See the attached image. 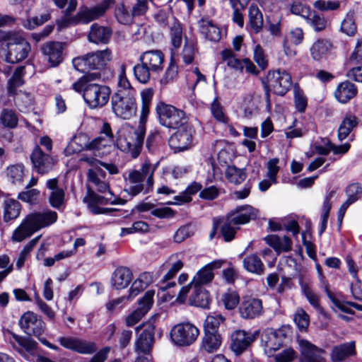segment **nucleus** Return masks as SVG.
I'll use <instances>...</instances> for the list:
<instances>
[{"instance_id":"obj_1","label":"nucleus","mask_w":362,"mask_h":362,"mask_svg":"<svg viewBox=\"0 0 362 362\" xmlns=\"http://www.w3.org/2000/svg\"><path fill=\"white\" fill-rule=\"evenodd\" d=\"M153 95V91L151 88L145 89L141 93V107L138 128L136 130L122 131L117 139L118 148L129 153L132 158H136L142 148Z\"/></svg>"},{"instance_id":"obj_2","label":"nucleus","mask_w":362,"mask_h":362,"mask_svg":"<svg viewBox=\"0 0 362 362\" xmlns=\"http://www.w3.org/2000/svg\"><path fill=\"white\" fill-rule=\"evenodd\" d=\"M57 218V213L49 209L41 212L31 213L23 219L20 226L13 231L12 238L14 240L21 242L41 228L54 223Z\"/></svg>"},{"instance_id":"obj_3","label":"nucleus","mask_w":362,"mask_h":362,"mask_svg":"<svg viewBox=\"0 0 362 362\" xmlns=\"http://www.w3.org/2000/svg\"><path fill=\"white\" fill-rule=\"evenodd\" d=\"M140 63L133 67L135 78L142 84H146L152 75L160 74L164 67L163 53L158 49L148 50L139 57Z\"/></svg>"},{"instance_id":"obj_4","label":"nucleus","mask_w":362,"mask_h":362,"mask_svg":"<svg viewBox=\"0 0 362 362\" xmlns=\"http://www.w3.org/2000/svg\"><path fill=\"white\" fill-rule=\"evenodd\" d=\"M2 49L5 50V61L16 64L26 59L31 50L30 43L23 37L11 32L1 35Z\"/></svg>"},{"instance_id":"obj_5","label":"nucleus","mask_w":362,"mask_h":362,"mask_svg":"<svg viewBox=\"0 0 362 362\" xmlns=\"http://www.w3.org/2000/svg\"><path fill=\"white\" fill-rule=\"evenodd\" d=\"M112 59L110 49L93 52L73 59L72 64L79 72L90 74L92 70L100 72Z\"/></svg>"},{"instance_id":"obj_6","label":"nucleus","mask_w":362,"mask_h":362,"mask_svg":"<svg viewBox=\"0 0 362 362\" xmlns=\"http://www.w3.org/2000/svg\"><path fill=\"white\" fill-rule=\"evenodd\" d=\"M156 112L160 124L168 129H177L188 124V117L183 110L164 102L157 103Z\"/></svg>"},{"instance_id":"obj_7","label":"nucleus","mask_w":362,"mask_h":362,"mask_svg":"<svg viewBox=\"0 0 362 362\" xmlns=\"http://www.w3.org/2000/svg\"><path fill=\"white\" fill-rule=\"evenodd\" d=\"M136 94L131 93H114L111 98L112 110L116 117L130 119L136 115Z\"/></svg>"},{"instance_id":"obj_8","label":"nucleus","mask_w":362,"mask_h":362,"mask_svg":"<svg viewBox=\"0 0 362 362\" xmlns=\"http://www.w3.org/2000/svg\"><path fill=\"white\" fill-rule=\"evenodd\" d=\"M156 327L152 323H144L135 329L136 338L134 351L139 355H150L155 343Z\"/></svg>"},{"instance_id":"obj_9","label":"nucleus","mask_w":362,"mask_h":362,"mask_svg":"<svg viewBox=\"0 0 362 362\" xmlns=\"http://www.w3.org/2000/svg\"><path fill=\"white\" fill-rule=\"evenodd\" d=\"M110 94L111 89L108 86L90 81L86 84L83 99L89 108L96 109L107 103Z\"/></svg>"},{"instance_id":"obj_10","label":"nucleus","mask_w":362,"mask_h":362,"mask_svg":"<svg viewBox=\"0 0 362 362\" xmlns=\"http://www.w3.org/2000/svg\"><path fill=\"white\" fill-rule=\"evenodd\" d=\"M170 339L178 346H188L195 342L199 335V329L192 323L185 322L173 327Z\"/></svg>"},{"instance_id":"obj_11","label":"nucleus","mask_w":362,"mask_h":362,"mask_svg":"<svg viewBox=\"0 0 362 362\" xmlns=\"http://www.w3.org/2000/svg\"><path fill=\"white\" fill-rule=\"evenodd\" d=\"M180 128L171 135L168 140L169 146L175 153L188 150L192 146L194 134L193 127L187 124Z\"/></svg>"},{"instance_id":"obj_12","label":"nucleus","mask_w":362,"mask_h":362,"mask_svg":"<svg viewBox=\"0 0 362 362\" xmlns=\"http://www.w3.org/2000/svg\"><path fill=\"white\" fill-rule=\"evenodd\" d=\"M267 81L274 93L279 95H284L292 86L291 75L286 71L279 69L269 71Z\"/></svg>"},{"instance_id":"obj_13","label":"nucleus","mask_w":362,"mask_h":362,"mask_svg":"<svg viewBox=\"0 0 362 362\" xmlns=\"http://www.w3.org/2000/svg\"><path fill=\"white\" fill-rule=\"evenodd\" d=\"M259 331L255 332L237 329L230 335V349L235 355H240L245 351L256 340Z\"/></svg>"},{"instance_id":"obj_14","label":"nucleus","mask_w":362,"mask_h":362,"mask_svg":"<svg viewBox=\"0 0 362 362\" xmlns=\"http://www.w3.org/2000/svg\"><path fill=\"white\" fill-rule=\"evenodd\" d=\"M13 338L16 344H13V347L27 361L35 362L37 357V343L30 336L21 337L13 334Z\"/></svg>"},{"instance_id":"obj_15","label":"nucleus","mask_w":362,"mask_h":362,"mask_svg":"<svg viewBox=\"0 0 362 362\" xmlns=\"http://www.w3.org/2000/svg\"><path fill=\"white\" fill-rule=\"evenodd\" d=\"M21 328L29 336L39 337L43 334L45 330V323L37 315L31 311L25 313L19 320Z\"/></svg>"},{"instance_id":"obj_16","label":"nucleus","mask_w":362,"mask_h":362,"mask_svg":"<svg viewBox=\"0 0 362 362\" xmlns=\"http://www.w3.org/2000/svg\"><path fill=\"white\" fill-rule=\"evenodd\" d=\"M64 46V43L54 41H49L42 45L40 51L43 58L51 67H56L63 62Z\"/></svg>"},{"instance_id":"obj_17","label":"nucleus","mask_w":362,"mask_h":362,"mask_svg":"<svg viewBox=\"0 0 362 362\" xmlns=\"http://www.w3.org/2000/svg\"><path fill=\"white\" fill-rule=\"evenodd\" d=\"M238 310L240 317L244 319L252 320L259 317L264 313L262 301L257 298L243 297Z\"/></svg>"},{"instance_id":"obj_18","label":"nucleus","mask_w":362,"mask_h":362,"mask_svg":"<svg viewBox=\"0 0 362 362\" xmlns=\"http://www.w3.org/2000/svg\"><path fill=\"white\" fill-rule=\"evenodd\" d=\"M58 341L65 349L76 351L81 354H92L97 350L95 342L88 341L76 337H60Z\"/></svg>"},{"instance_id":"obj_19","label":"nucleus","mask_w":362,"mask_h":362,"mask_svg":"<svg viewBox=\"0 0 362 362\" xmlns=\"http://www.w3.org/2000/svg\"><path fill=\"white\" fill-rule=\"evenodd\" d=\"M153 290L147 291L144 296L139 300L138 308L126 318V325L134 326L148 312L153 303Z\"/></svg>"},{"instance_id":"obj_20","label":"nucleus","mask_w":362,"mask_h":362,"mask_svg":"<svg viewBox=\"0 0 362 362\" xmlns=\"http://www.w3.org/2000/svg\"><path fill=\"white\" fill-rule=\"evenodd\" d=\"M114 0H104L100 4L91 8H81L77 13V19L79 23H88L103 16Z\"/></svg>"},{"instance_id":"obj_21","label":"nucleus","mask_w":362,"mask_h":362,"mask_svg":"<svg viewBox=\"0 0 362 362\" xmlns=\"http://www.w3.org/2000/svg\"><path fill=\"white\" fill-rule=\"evenodd\" d=\"M300 351V362H326L325 351L310 341L301 339L298 342Z\"/></svg>"},{"instance_id":"obj_22","label":"nucleus","mask_w":362,"mask_h":362,"mask_svg":"<svg viewBox=\"0 0 362 362\" xmlns=\"http://www.w3.org/2000/svg\"><path fill=\"white\" fill-rule=\"evenodd\" d=\"M258 210L253 208L250 205H243L237 206L234 210L229 212L226 217L228 220L233 223L234 226L245 224L251 220H254L257 217Z\"/></svg>"},{"instance_id":"obj_23","label":"nucleus","mask_w":362,"mask_h":362,"mask_svg":"<svg viewBox=\"0 0 362 362\" xmlns=\"http://www.w3.org/2000/svg\"><path fill=\"white\" fill-rule=\"evenodd\" d=\"M126 201L121 198H115L112 199L111 197H105L96 194L93 189L88 187V197L87 198V204L89 210L93 214H100L103 211L102 207L98 205L120 204L123 205Z\"/></svg>"},{"instance_id":"obj_24","label":"nucleus","mask_w":362,"mask_h":362,"mask_svg":"<svg viewBox=\"0 0 362 362\" xmlns=\"http://www.w3.org/2000/svg\"><path fill=\"white\" fill-rule=\"evenodd\" d=\"M30 159L35 170L40 174L49 172L54 166V159L42 151L39 146H35L30 156Z\"/></svg>"},{"instance_id":"obj_25","label":"nucleus","mask_w":362,"mask_h":362,"mask_svg":"<svg viewBox=\"0 0 362 362\" xmlns=\"http://www.w3.org/2000/svg\"><path fill=\"white\" fill-rule=\"evenodd\" d=\"M46 187L51 190L48 200L50 206L57 210L65 208V191L58 185L57 178L49 179L46 182Z\"/></svg>"},{"instance_id":"obj_26","label":"nucleus","mask_w":362,"mask_h":362,"mask_svg":"<svg viewBox=\"0 0 362 362\" xmlns=\"http://www.w3.org/2000/svg\"><path fill=\"white\" fill-rule=\"evenodd\" d=\"M198 28L200 34L204 39L218 42L221 39V30L219 26L209 18H202L198 21Z\"/></svg>"},{"instance_id":"obj_27","label":"nucleus","mask_w":362,"mask_h":362,"mask_svg":"<svg viewBox=\"0 0 362 362\" xmlns=\"http://www.w3.org/2000/svg\"><path fill=\"white\" fill-rule=\"evenodd\" d=\"M105 177V172L100 168H91L88 170L87 178L88 182L100 193H104L108 191L111 196H113L112 192L110 189L108 182L104 180Z\"/></svg>"},{"instance_id":"obj_28","label":"nucleus","mask_w":362,"mask_h":362,"mask_svg":"<svg viewBox=\"0 0 362 362\" xmlns=\"http://www.w3.org/2000/svg\"><path fill=\"white\" fill-rule=\"evenodd\" d=\"M133 279V274L129 268L127 267H118L112 273L110 283L116 290H121L127 288Z\"/></svg>"},{"instance_id":"obj_29","label":"nucleus","mask_w":362,"mask_h":362,"mask_svg":"<svg viewBox=\"0 0 362 362\" xmlns=\"http://www.w3.org/2000/svg\"><path fill=\"white\" fill-rule=\"evenodd\" d=\"M221 265L222 262L221 261H214L209 263L197 272L192 280V283L194 284V286H202L211 282L214 276L213 270L221 268Z\"/></svg>"},{"instance_id":"obj_30","label":"nucleus","mask_w":362,"mask_h":362,"mask_svg":"<svg viewBox=\"0 0 362 362\" xmlns=\"http://www.w3.org/2000/svg\"><path fill=\"white\" fill-rule=\"evenodd\" d=\"M355 354V342L351 341L333 346L330 353V359L332 362H342Z\"/></svg>"},{"instance_id":"obj_31","label":"nucleus","mask_w":362,"mask_h":362,"mask_svg":"<svg viewBox=\"0 0 362 362\" xmlns=\"http://www.w3.org/2000/svg\"><path fill=\"white\" fill-rule=\"evenodd\" d=\"M112 34V30L109 27H104L94 23L90 26L88 39L95 44H107Z\"/></svg>"},{"instance_id":"obj_32","label":"nucleus","mask_w":362,"mask_h":362,"mask_svg":"<svg viewBox=\"0 0 362 362\" xmlns=\"http://www.w3.org/2000/svg\"><path fill=\"white\" fill-rule=\"evenodd\" d=\"M358 89L356 85L349 81L340 83L334 92L336 99L341 103L345 104L356 97Z\"/></svg>"},{"instance_id":"obj_33","label":"nucleus","mask_w":362,"mask_h":362,"mask_svg":"<svg viewBox=\"0 0 362 362\" xmlns=\"http://www.w3.org/2000/svg\"><path fill=\"white\" fill-rule=\"evenodd\" d=\"M332 42L327 39L320 38L315 41L310 48V54L315 61L325 58L332 49Z\"/></svg>"},{"instance_id":"obj_34","label":"nucleus","mask_w":362,"mask_h":362,"mask_svg":"<svg viewBox=\"0 0 362 362\" xmlns=\"http://www.w3.org/2000/svg\"><path fill=\"white\" fill-rule=\"evenodd\" d=\"M89 138L87 134L80 133L75 135L64 148L66 156L79 153L83 150H88Z\"/></svg>"},{"instance_id":"obj_35","label":"nucleus","mask_w":362,"mask_h":362,"mask_svg":"<svg viewBox=\"0 0 362 362\" xmlns=\"http://www.w3.org/2000/svg\"><path fill=\"white\" fill-rule=\"evenodd\" d=\"M3 218L6 223L16 219L21 211V204L13 199H7L3 204Z\"/></svg>"},{"instance_id":"obj_36","label":"nucleus","mask_w":362,"mask_h":362,"mask_svg":"<svg viewBox=\"0 0 362 362\" xmlns=\"http://www.w3.org/2000/svg\"><path fill=\"white\" fill-rule=\"evenodd\" d=\"M358 123L359 119L356 116L351 113L346 114L338 129L339 139L340 141L345 139Z\"/></svg>"},{"instance_id":"obj_37","label":"nucleus","mask_w":362,"mask_h":362,"mask_svg":"<svg viewBox=\"0 0 362 362\" xmlns=\"http://www.w3.org/2000/svg\"><path fill=\"white\" fill-rule=\"evenodd\" d=\"M211 298L209 292L203 286H194L189 296V303L197 307L209 308Z\"/></svg>"},{"instance_id":"obj_38","label":"nucleus","mask_w":362,"mask_h":362,"mask_svg":"<svg viewBox=\"0 0 362 362\" xmlns=\"http://www.w3.org/2000/svg\"><path fill=\"white\" fill-rule=\"evenodd\" d=\"M221 344V337L218 332L204 331L202 340V349L208 353H213L218 349Z\"/></svg>"},{"instance_id":"obj_39","label":"nucleus","mask_w":362,"mask_h":362,"mask_svg":"<svg viewBox=\"0 0 362 362\" xmlns=\"http://www.w3.org/2000/svg\"><path fill=\"white\" fill-rule=\"evenodd\" d=\"M265 240L277 252H288L291 250L292 240L288 236L284 235L281 238L277 235H271L267 236Z\"/></svg>"},{"instance_id":"obj_40","label":"nucleus","mask_w":362,"mask_h":362,"mask_svg":"<svg viewBox=\"0 0 362 362\" xmlns=\"http://www.w3.org/2000/svg\"><path fill=\"white\" fill-rule=\"evenodd\" d=\"M262 342L264 345V351L271 356L273 353L280 349L283 345V340L276 332H269L262 338Z\"/></svg>"},{"instance_id":"obj_41","label":"nucleus","mask_w":362,"mask_h":362,"mask_svg":"<svg viewBox=\"0 0 362 362\" xmlns=\"http://www.w3.org/2000/svg\"><path fill=\"white\" fill-rule=\"evenodd\" d=\"M129 180L132 185L128 187H126L124 190L132 197L136 196L144 189V185L143 184L144 178L139 174V170H132L129 173Z\"/></svg>"},{"instance_id":"obj_42","label":"nucleus","mask_w":362,"mask_h":362,"mask_svg":"<svg viewBox=\"0 0 362 362\" xmlns=\"http://www.w3.org/2000/svg\"><path fill=\"white\" fill-rule=\"evenodd\" d=\"M249 25L251 29L255 33L260 32L263 27V16L256 5H251L248 9Z\"/></svg>"},{"instance_id":"obj_43","label":"nucleus","mask_w":362,"mask_h":362,"mask_svg":"<svg viewBox=\"0 0 362 362\" xmlns=\"http://www.w3.org/2000/svg\"><path fill=\"white\" fill-rule=\"evenodd\" d=\"M169 29L171 44L175 49H177L181 46L182 42L183 28L182 24L177 18L173 17Z\"/></svg>"},{"instance_id":"obj_44","label":"nucleus","mask_w":362,"mask_h":362,"mask_svg":"<svg viewBox=\"0 0 362 362\" xmlns=\"http://www.w3.org/2000/svg\"><path fill=\"white\" fill-rule=\"evenodd\" d=\"M227 180L236 185H240L247 177V172L245 168H238L235 165H228L225 172Z\"/></svg>"},{"instance_id":"obj_45","label":"nucleus","mask_w":362,"mask_h":362,"mask_svg":"<svg viewBox=\"0 0 362 362\" xmlns=\"http://www.w3.org/2000/svg\"><path fill=\"white\" fill-rule=\"evenodd\" d=\"M25 74V66H18L11 78L8 81V91L10 94H16L17 88L21 86L24 83L23 77Z\"/></svg>"},{"instance_id":"obj_46","label":"nucleus","mask_w":362,"mask_h":362,"mask_svg":"<svg viewBox=\"0 0 362 362\" xmlns=\"http://www.w3.org/2000/svg\"><path fill=\"white\" fill-rule=\"evenodd\" d=\"M8 179L16 185L23 184L25 176L24 166L22 164H16L8 166L6 170Z\"/></svg>"},{"instance_id":"obj_47","label":"nucleus","mask_w":362,"mask_h":362,"mask_svg":"<svg viewBox=\"0 0 362 362\" xmlns=\"http://www.w3.org/2000/svg\"><path fill=\"white\" fill-rule=\"evenodd\" d=\"M243 266L247 271L257 274H260L264 270L261 259L255 254L245 257L243 259Z\"/></svg>"},{"instance_id":"obj_48","label":"nucleus","mask_w":362,"mask_h":362,"mask_svg":"<svg viewBox=\"0 0 362 362\" xmlns=\"http://www.w3.org/2000/svg\"><path fill=\"white\" fill-rule=\"evenodd\" d=\"M182 267L183 262L180 259H176L175 262L172 263L171 267L166 273V274L163 276V281L164 285L160 287L162 290L165 291L175 286V281H167L173 279Z\"/></svg>"},{"instance_id":"obj_49","label":"nucleus","mask_w":362,"mask_h":362,"mask_svg":"<svg viewBox=\"0 0 362 362\" xmlns=\"http://www.w3.org/2000/svg\"><path fill=\"white\" fill-rule=\"evenodd\" d=\"M154 171L155 167L153 166L148 161L144 163L141 169L139 170V174L141 175L144 180L146 178V187L145 188V193L149 192L153 189Z\"/></svg>"},{"instance_id":"obj_50","label":"nucleus","mask_w":362,"mask_h":362,"mask_svg":"<svg viewBox=\"0 0 362 362\" xmlns=\"http://www.w3.org/2000/svg\"><path fill=\"white\" fill-rule=\"evenodd\" d=\"M225 321V317L219 313H214L206 317L204 324V331L210 332H218V329L221 323Z\"/></svg>"},{"instance_id":"obj_51","label":"nucleus","mask_w":362,"mask_h":362,"mask_svg":"<svg viewBox=\"0 0 362 362\" xmlns=\"http://www.w3.org/2000/svg\"><path fill=\"white\" fill-rule=\"evenodd\" d=\"M100 78L101 73L100 72H93L92 74H87L84 75L81 78H80L78 81L72 84V88L78 93L83 92V95L86 84L90 83V81L100 79Z\"/></svg>"},{"instance_id":"obj_52","label":"nucleus","mask_w":362,"mask_h":362,"mask_svg":"<svg viewBox=\"0 0 362 362\" xmlns=\"http://www.w3.org/2000/svg\"><path fill=\"white\" fill-rule=\"evenodd\" d=\"M305 21L316 32L322 31L327 26V21L325 18L314 11H311V15L308 16Z\"/></svg>"},{"instance_id":"obj_53","label":"nucleus","mask_w":362,"mask_h":362,"mask_svg":"<svg viewBox=\"0 0 362 362\" xmlns=\"http://www.w3.org/2000/svg\"><path fill=\"white\" fill-rule=\"evenodd\" d=\"M221 57L223 60L226 62L229 67L243 72V60L237 59L232 50H223L221 52Z\"/></svg>"},{"instance_id":"obj_54","label":"nucleus","mask_w":362,"mask_h":362,"mask_svg":"<svg viewBox=\"0 0 362 362\" xmlns=\"http://www.w3.org/2000/svg\"><path fill=\"white\" fill-rule=\"evenodd\" d=\"M294 322L300 332H305L310 324V317L301 308H298L293 317Z\"/></svg>"},{"instance_id":"obj_55","label":"nucleus","mask_w":362,"mask_h":362,"mask_svg":"<svg viewBox=\"0 0 362 362\" xmlns=\"http://www.w3.org/2000/svg\"><path fill=\"white\" fill-rule=\"evenodd\" d=\"M14 101L21 111L26 110L33 104V98L30 93L25 92H16Z\"/></svg>"},{"instance_id":"obj_56","label":"nucleus","mask_w":362,"mask_h":362,"mask_svg":"<svg viewBox=\"0 0 362 362\" xmlns=\"http://www.w3.org/2000/svg\"><path fill=\"white\" fill-rule=\"evenodd\" d=\"M0 122L6 127L14 128L17 126L18 119L13 110L4 109L0 115Z\"/></svg>"},{"instance_id":"obj_57","label":"nucleus","mask_w":362,"mask_h":362,"mask_svg":"<svg viewBox=\"0 0 362 362\" xmlns=\"http://www.w3.org/2000/svg\"><path fill=\"white\" fill-rule=\"evenodd\" d=\"M115 17L117 21L122 25H130L135 16L129 13L124 4L119 5L115 10Z\"/></svg>"},{"instance_id":"obj_58","label":"nucleus","mask_w":362,"mask_h":362,"mask_svg":"<svg viewBox=\"0 0 362 362\" xmlns=\"http://www.w3.org/2000/svg\"><path fill=\"white\" fill-rule=\"evenodd\" d=\"M293 93L296 108L298 112H304L308 105L306 96L304 95L303 90L297 85L294 86Z\"/></svg>"},{"instance_id":"obj_59","label":"nucleus","mask_w":362,"mask_h":362,"mask_svg":"<svg viewBox=\"0 0 362 362\" xmlns=\"http://www.w3.org/2000/svg\"><path fill=\"white\" fill-rule=\"evenodd\" d=\"M233 225V223L230 222L228 217H226L225 221L221 227V233L226 242H230L235 238L236 230L238 228H235Z\"/></svg>"},{"instance_id":"obj_60","label":"nucleus","mask_w":362,"mask_h":362,"mask_svg":"<svg viewBox=\"0 0 362 362\" xmlns=\"http://www.w3.org/2000/svg\"><path fill=\"white\" fill-rule=\"evenodd\" d=\"M177 74V65L175 64L173 58L172 57L163 76L160 79V83L167 84L169 82L173 81L175 78H176Z\"/></svg>"},{"instance_id":"obj_61","label":"nucleus","mask_w":362,"mask_h":362,"mask_svg":"<svg viewBox=\"0 0 362 362\" xmlns=\"http://www.w3.org/2000/svg\"><path fill=\"white\" fill-rule=\"evenodd\" d=\"M313 6L320 11L326 12L337 10L339 8V3L331 0H317L313 3Z\"/></svg>"},{"instance_id":"obj_62","label":"nucleus","mask_w":362,"mask_h":362,"mask_svg":"<svg viewBox=\"0 0 362 362\" xmlns=\"http://www.w3.org/2000/svg\"><path fill=\"white\" fill-rule=\"evenodd\" d=\"M290 11L292 14L299 16L305 21L311 15V10L309 6L300 2H293L290 6Z\"/></svg>"},{"instance_id":"obj_63","label":"nucleus","mask_w":362,"mask_h":362,"mask_svg":"<svg viewBox=\"0 0 362 362\" xmlns=\"http://www.w3.org/2000/svg\"><path fill=\"white\" fill-rule=\"evenodd\" d=\"M39 195L40 191L38 189H30L19 193L18 195V199L30 204H35L38 202Z\"/></svg>"},{"instance_id":"obj_64","label":"nucleus","mask_w":362,"mask_h":362,"mask_svg":"<svg viewBox=\"0 0 362 362\" xmlns=\"http://www.w3.org/2000/svg\"><path fill=\"white\" fill-rule=\"evenodd\" d=\"M341 30L347 35H354L356 32V25L352 14H347L341 24Z\"/></svg>"}]
</instances>
